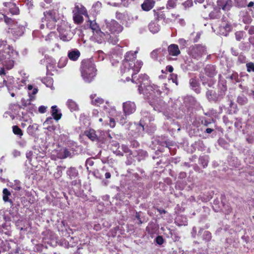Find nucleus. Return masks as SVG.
Wrapping results in <instances>:
<instances>
[{
    "label": "nucleus",
    "mask_w": 254,
    "mask_h": 254,
    "mask_svg": "<svg viewBox=\"0 0 254 254\" xmlns=\"http://www.w3.org/2000/svg\"><path fill=\"white\" fill-rule=\"evenodd\" d=\"M137 53V51L127 53L121 66V72L123 74L131 75L132 82L139 84L138 90L139 93H141L142 89L149 84L150 80L149 76L146 74H140L138 77L136 78V74L140 71L143 65V63L141 61H137L135 63Z\"/></svg>",
    "instance_id": "obj_1"
},
{
    "label": "nucleus",
    "mask_w": 254,
    "mask_h": 254,
    "mask_svg": "<svg viewBox=\"0 0 254 254\" xmlns=\"http://www.w3.org/2000/svg\"><path fill=\"white\" fill-rule=\"evenodd\" d=\"M18 57V53L8 45L6 41H0V64L7 69H10L13 67L15 60Z\"/></svg>",
    "instance_id": "obj_2"
},
{
    "label": "nucleus",
    "mask_w": 254,
    "mask_h": 254,
    "mask_svg": "<svg viewBox=\"0 0 254 254\" xmlns=\"http://www.w3.org/2000/svg\"><path fill=\"white\" fill-rule=\"evenodd\" d=\"M44 17L42 18L40 28L43 29L45 26L50 29H54L56 26L62 24V22L65 21L61 19L59 14L57 10H51L44 12Z\"/></svg>",
    "instance_id": "obj_3"
},
{
    "label": "nucleus",
    "mask_w": 254,
    "mask_h": 254,
    "mask_svg": "<svg viewBox=\"0 0 254 254\" xmlns=\"http://www.w3.org/2000/svg\"><path fill=\"white\" fill-rule=\"evenodd\" d=\"M96 69L94 62L91 59L84 60L81 63L80 71L84 81L91 82L96 75Z\"/></svg>",
    "instance_id": "obj_4"
},
{
    "label": "nucleus",
    "mask_w": 254,
    "mask_h": 254,
    "mask_svg": "<svg viewBox=\"0 0 254 254\" xmlns=\"http://www.w3.org/2000/svg\"><path fill=\"white\" fill-rule=\"evenodd\" d=\"M101 27L106 33L117 37V34L121 33L123 29V27L114 19L103 20Z\"/></svg>",
    "instance_id": "obj_5"
},
{
    "label": "nucleus",
    "mask_w": 254,
    "mask_h": 254,
    "mask_svg": "<svg viewBox=\"0 0 254 254\" xmlns=\"http://www.w3.org/2000/svg\"><path fill=\"white\" fill-rule=\"evenodd\" d=\"M0 20H3L6 25L11 29V32L15 36H21L24 32V25L19 24L18 21L7 15H2L0 18Z\"/></svg>",
    "instance_id": "obj_6"
},
{
    "label": "nucleus",
    "mask_w": 254,
    "mask_h": 254,
    "mask_svg": "<svg viewBox=\"0 0 254 254\" xmlns=\"http://www.w3.org/2000/svg\"><path fill=\"white\" fill-rule=\"evenodd\" d=\"M93 41L99 44H102L108 42L110 44L116 45L117 44L119 39L118 37L112 36L110 34L104 33L101 29L95 32L92 36Z\"/></svg>",
    "instance_id": "obj_7"
},
{
    "label": "nucleus",
    "mask_w": 254,
    "mask_h": 254,
    "mask_svg": "<svg viewBox=\"0 0 254 254\" xmlns=\"http://www.w3.org/2000/svg\"><path fill=\"white\" fill-rule=\"evenodd\" d=\"M139 93L143 94L144 97L149 100V102L153 98L160 96L161 91L157 85L150 84L149 82V84L146 85L142 89L141 92Z\"/></svg>",
    "instance_id": "obj_8"
},
{
    "label": "nucleus",
    "mask_w": 254,
    "mask_h": 254,
    "mask_svg": "<svg viewBox=\"0 0 254 254\" xmlns=\"http://www.w3.org/2000/svg\"><path fill=\"white\" fill-rule=\"evenodd\" d=\"M141 115L142 118L140 120L139 124L136 126L138 132L143 131L148 127V124H150V122L154 120L153 116L145 110L141 111Z\"/></svg>",
    "instance_id": "obj_9"
},
{
    "label": "nucleus",
    "mask_w": 254,
    "mask_h": 254,
    "mask_svg": "<svg viewBox=\"0 0 254 254\" xmlns=\"http://www.w3.org/2000/svg\"><path fill=\"white\" fill-rule=\"evenodd\" d=\"M57 30L60 33V39L64 42L69 41L73 37V34L70 31V27L67 23L62 22V24L59 25Z\"/></svg>",
    "instance_id": "obj_10"
},
{
    "label": "nucleus",
    "mask_w": 254,
    "mask_h": 254,
    "mask_svg": "<svg viewBox=\"0 0 254 254\" xmlns=\"http://www.w3.org/2000/svg\"><path fill=\"white\" fill-rule=\"evenodd\" d=\"M189 54L192 58L198 60L206 54V48L202 45H194L190 48Z\"/></svg>",
    "instance_id": "obj_11"
},
{
    "label": "nucleus",
    "mask_w": 254,
    "mask_h": 254,
    "mask_svg": "<svg viewBox=\"0 0 254 254\" xmlns=\"http://www.w3.org/2000/svg\"><path fill=\"white\" fill-rule=\"evenodd\" d=\"M149 104L153 107L154 110L158 112H161L166 107L165 102L158 96L150 100Z\"/></svg>",
    "instance_id": "obj_12"
},
{
    "label": "nucleus",
    "mask_w": 254,
    "mask_h": 254,
    "mask_svg": "<svg viewBox=\"0 0 254 254\" xmlns=\"http://www.w3.org/2000/svg\"><path fill=\"white\" fill-rule=\"evenodd\" d=\"M136 107L134 102L127 101L123 103V111L125 115H130L136 111Z\"/></svg>",
    "instance_id": "obj_13"
},
{
    "label": "nucleus",
    "mask_w": 254,
    "mask_h": 254,
    "mask_svg": "<svg viewBox=\"0 0 254 254\" xmlns=\"http://www.w3.org/2000/svg\"><path fill=\"white\" fill-rule=\"evenodd\" d=\"M206 96L209 101L214 102H219L223 98L219 92L217 93L213 90H208Z\"/></svg>",
    "instance_id": "obj_14"
},
{
    "label": "nucleus",
    "mask_w": 254,
    "mask_h": 254,
    "mask_svg": "<svg viewBox=\"0 0 254 254\" xmlns=\"http://www.w3.org/2000/svg\"><path fill=\"white\" fill-rule=\"evenodd\" d=\"M233 1L232 0H218L217 1V6L219 9H222L225 11L230 9L232 6Z\"/></svg>",
    "instance_id": "obj_15"
},
{
    "label": "nucleus",
    "mask_w": 254,
    "mask_h": 254,
    "mask_svg": "<svg viewBox=\"0 0 254 254\" xmlns=\"http://www.w3.org/2000/svg\"><path fill=\"white\" fill-rule=\"evenodd\" d=\"M128 116V115L121 114L117 116V120L118 122L122 126H125L126 128L127 129H129L130 127L132 126L130 122H127V116Z\"/></svg>",
    "instance_id": "obj_16"
},
{
    "label": "nucleus",
    "mask_w": 254,
    "mask_h": 254,
    "mask_svg": "<svg viewBox=\"0 0 254 254\" xmlns=\"http://www.w3.org/2000/svg\"><path fill=\"white\" fill-rule=\"evenodd\" d=\"M54 120L51 117L47 118L43 123L44 128L50 132H53L56 128V127L53 125Z\"/></svg>",
    "instance_id": "obj_17"
},
{
    "label": "nucleus",
    "mask_w": 254,
    "mask_h": 254,
    "mask_svg": "<svg viewBox=\"0 0 254 254\" xmlns=\"http://www.w3.org/2000/svg\"><path fill=\"white\" fill-rule=\"evenodd\" d=\"M97 141L104 142L109 139L111 138V136L109 132L107 131L97 130Z\"/></svg>",
    "instance_id": "obj_18"
},
{
    "label": "nucleus",
    "mask_w": 254,
    "mask_h": 254,
    "mask_svg": "<svg viewBox=\"0 0 254 254\" xmlns=\"http://www.w3.org/2000/svg\"><path fill=\"white\" fill-rule=\"evenodd\" d=\"M80 56V52L77 49H73L68 51L67 57L69 60L72 61H76Z\"/></svg>",
    "instance_id": "obj_19"
},
{
    "label": "nucleus",
    "mask_w": 254,
    "mask_h": 254,
    "mask_svg": "<svg viewBox=\"0 0 254 254\" xmlns=\"http://www.w3.org/2000/svg\"><path fill=\"white\" fill-rule=\"evenodd\" d=\"M168 51L169 55L177 57L180 54L181 52L177 45L172 44L168 47Z\"/></svg>",
    "instance_id": "obj_20"
},
{
    "label": "nucleus",
    "mask_w": 254,
    "mask_h": 254,
    "mask_svg": "<svg viewBox=\"0 0 254 254\" xmlns=\"http://www.w3.org/2000/svg\"><path fill=\"white\" fill-rule=\"evenodd\" d=\"M155 3L154 0H145L141 4V7L143 10L148 11L154 6Z\"/></svg>",
    "instance_id": "obj_21"
},
{
    "label": "nucleus",
    "mask_w": 254,
    "mask_h": 254,
    "mask_svg": "<svg viewBox=\"0 0 254 254\" xmlns=\"http://www.w3.org/2000/svg\"><path fill=\"white\" fill-rule=\"evenodd\" d=\"M66 175L70 180L75 179L78 177V172L75 167L68 168L66 172Z\"/></svg>",
    "instance_id": "obj_22"
},
{
    "label": "nucleus",
    "mask_w": 254,
    "mask_h": 254,
    "mask_svg": "<svg viewBox=\"0 0 254 254\" xmlns=\"http://www.w3.org/2000/svg\"><path fill=\"white\" fill-rule=\"evenodd\" d=\"M51 113L53 120L58 121L62 117V114L60 110L58 108L56 105L53 106L51 107Z\"/></svg>",
    "instance_id": "obj_23"
},
{
    "label": "nucleus",
    "mask_w": 254,
    "mask_h": 254,
    "mask_svg": "<svg viewBox=\"0 0 254 254\" xmlns=\"http://www.w3.org/2000/svg\"><path fill=\"white\" fill-rule=\"evenodd\" d=\"M111 149L116 155L122 156L123 153L120 150L119 143L117 141H112L111 144Z\"/></svg>",
    "instance_id": "obj_24"
},
{
    "label": "nucleus",
    "mask_w": 254,
    "mask_h": 254,
    "mask_svg": "<svg viewBox=\"0 0 254 254\" xmlns=\"http://www.w3.org/2000/svg\"><path fill=\"white\" fill-rule=\"evenodd\" d=\"M204 70L205 74L209 77H213L217 73L215 66L211 64L207 65Z\"/></svg>",
    "instance_id": "obj_25"
},
{
    "label": "nucleus",
    "mask_w": 254,
    "mask_h": 254,
    "mask_svg": "<svg viewBox=\"0 0 254 254\" xmlns=\"http://www.w3.org/2000/svg\"><path fill=\"white\" fill-rule=\"evenodd\" d=\"M11 196V193L6 188L2 190V199L4 202H9L11 205H13V201L10 199L9 197Z\"/></svg>",
    "instance_id": "obj_26"
},
{
    "label": "nucleus",
    "mask_w": 254,
    "mask_h": 254,
    "mask_svg": "<svg viewBox=\"0 0 254 254\" xmlns=\"http://www.w3.org/2000/svg\"><path fill=\"white\" fill-rule=\"evenodd\" d=\"M198 235H202L203 240L205 242H209L212 238L211 234L208 231H204L202 228H200L198 231Z\"/></svg>",
    "instance_id": "obj_27"
},
{
    "label": "nucleus",
    "mask_w": 254,
    "mask_h": 254,
    "mask_svg": "<svg viewBox=\"0 0 254 254\" xmlns=\"http://www.w3.org/2000/svg\"><path fill=\"white\" fill-rule=\"evenodd\" d=\"M66 105L71 112L79 110L78 104L72 99H68L66 103Z\"/></svg>",
    "instance_id": "obj_28"
},
{
    "label": "nucleus",
    "mask_w": 254,
    "mask_h": 254,
    "mask_svg": "<svg viewBox=\"0 0 254 254\" xmlns=\"http://www.w3.org/2000/svg\"><path fill=\"white\" fill-rule=\"evenodd\" d=\"M97 131L90 129L85 131V134L92 141H97Z\"/></svg>",
    "instance_id": "obj_29"
},
{
    "label": "nucleus",
    "mask_w": 254,
    "mask_h": 254,
    "mask_svg": "<svg viewBox=\"0 0 254 254\" xmlns=\"http://www.w3.org/2000/svg\"><path fill=\"white\" fill-rule=\"evenodd\" d=\"M148 27L150 31L154 34L158 32L160 29V26L156 21L151 22Z\"/></svg>",
    "instance_id": "obj_30"
},
{
    "label": "nucleus",
    "mask_w": 254,
    "mask_h": 254,
    "mask_svg": "<svg viewBox=\"0 0 254 254\" xmlns=\"http://www.w3.org/2000/svg\"><path fill=\"white\" fill-rule=\"evenodd\" d=\"M57 156L59 158L64 159L71 156V153L66 148H62L58 151Z\"/></svg>",
    "instance_id": "obj_31"
},
{
    "label": "nucleus",
    "mask_w": 254,
    "mask_h": 254,
    "mask_svg": "<svg viewBox=\"0 0 254 254\" xmlns=\"http://www.w3.org/2000/svg\"><path fill=\"white\" fill-rule=\"evenodd\" d=\"M73 13L85 14L86 13L85 7L80 3H76L72 10Z\"/></svg>",
    "instance_id": "obj_32"
},
{
    "label": "nucleus",
    "mask_w": 254,
    "mask_h": 254,
    "mask_svg": "<svg viewBox=\"0 0 254 254\" xmlns=\"http://www.w3.org/2000/svg\"><path fill=\"white\" fill-rule=\"evenodd\" d=\"M91 103L93 105L99 106L104 103V100L100 97H96V94H91L90 95Z\"/></svg>",
    "instance_id": "obj_33"
},
{
    "label": "nucleus",
    "mask_w": 254,
    "mask_h": 254,
    "mask_svg": "<svg viewBox=\"0 0 254 254\" xmlns=\"http://www.w3.org/2000/svg\"><path fill=\"white\" fill-rule=\"evenodd\" d=\"M219 28L222 34L226 36L227 33L231 31V26L229 23H224L220 26Z\"/></svg>",
    "instance_id": "obj_34"
},
{
    "label": "nucleus",
    "mask_w": 254,
    "mask_h": 254,
    "mask_svg": "<svg viewBox=\"0 0 254 254\" xmlns=\"http://www.w3.org/2000/svg\"><path fill=\"white\" fill-rule=\"evenodd\" d=\"M190 84L191 88L197 94L200 92V88L199 85L195 79L191 78L190 81Z\"/></svg>",
    "instance_id": "obj_35"
},
{
    "label": "nucleus",
    "mask_w": 254,
    "mask_h": 254,
    "mask_svg": "<svg viewBox=\"0 0 254 254\" xmlns=\"http://www.w3.org/2000/svg\"><path fill=\"white\" fill-rule=\"evenodd\" d=\"M218 86L219 89L218 92L220 93V94H221V95L223 98L224 95H225V92L227 89L226 83L224 81H221L219 82Z\"/></svg>",
    "instance_id": "obj_36"
},
{
    "label": "nucleus",
    "mask_w": 254,
    "mask_h": 254,
    "mask_svg": "<svg viewBox=\"0 0 254 254\" xmlns=\"http://www.w3.org/2000/svg\"><path fill=\"white\" fill-rule=\"evenodd\" d=\"M221 16V13L220 9L218 8H214L209 14V17L210 19H218Z\"/></svg>",
    "instance_id": "obj_37"
},
{
    "label": "nucleus",
    "mask_w": 254,
    "mask_h": 254,
    "mask_svg": "<svg viewBox=\"0 0 254 254\" xmlns=\"http://www.w3.org/2000/svg\"><path fill=\"white\" fill-rule=\"evenodd\" d=\"M209 162V157L207 155L200 156L199 158V164L205 168L207 166Z\"/></svg>",
    "instance_id": "obj_38"
},
{
    "label": "nucleus",
    "mask_w": 254,
    "mask_h": 254,
    "mask_svg": "<svg viewBox=\"0 0 254 254\" xmlns=\"http://www.w3.org/2000/svg\"><path fill=\"white\" fill-rule=\"evenodd\" d=\"M32 100V99L30 97L29 99H25L24 98H22V99H21L22 106L23 107H26L29 106L31 108V110H32L33 109H34L35 106L34 105L31 104V101Z\"/></svg>",
    "instance_id": "obj_39"
},
{
    "label": "nucleus",
    "mask_w": 254,
    "mask_h": 254,
    "mask_svg": "<svg viewBox=\"0 0 254 254\" xmlns=\"http://www.w3.org/2000/svg\"><path fill=\"white\" fill-rule=\"evenodd\" d=\"M70 241H71V240H73L74 238L73 237H70ZM61 245L66 248H71V247H73L75 246L76 244L75 242L71 243V241H68L67 240H64L62 242Z\"/></svg>",
    "instance_id": "obj_40"
},
{
    "label": "nucleus",
    "mask_w": 254,
    "mask_h": 254,
    "mask_svg": "<svg viewBox=\"0 0 254 254\" xmlns=\"http://www.w3.org/2000/svg\"><path fill=\"white\" fill-rule=\"evenodd\" d=\"M193 145L195 149H197L199 151H202L205 150V145L203 141L201 140H198L195 142Z\"/></svg>",
    "instance_id": "obj_41"
},
{
    "label": "nucleus",
    "mask_w": 254,
    "mask_h": 254,
    "mask_svg": "<svg viewBox=\"0 0 254 254\" xmlns=\"http://www.w3.org/2000/svg\"><path fill=\"white\" fill-rule=\"evenodd\" d=\"M247 0H234V5L238 8H243L247 6Z\"/></svg>",
    "instance_id": "obj_42"
},
{
    "label": "nucleus",
    "mask_w": 254,
    "mask_h": 254,
    "mask_svg": "<svg viewBox=\"0 0 254 254\" xmlns=\"http://www.w3.org/2000/svg\"><path fill=\"white\" fill-rule=\"evenodd\" d=\"M11 188L16 191H19L21 190L22 187L21 182L17 180H14L13 183H12Z\"/></svg>",
    "instance_id": "obj_43"
},
{
    "label": "nucleus",
    "mask_w": 254,
    "mask_h": 254,
    "mask_svg": "<svg viewBox=\"0 0 254 254\" xmlns=\"http://www.w3.org/2000/svg\"><path fill=\"white\" fill-rule=\"evenodd\" d=\"M226 78L235 83L240 82L238 74L237 72H233L232 74L227 76Z\"/></svg>",
    "instance_id": "obj_44"
},
{
    "label": "nucleus",
    "mask_w": 254,
    "mask_h": 254,
    "mask_svg": "<svg viewBox=\"0 0 254 254\" xmlns=\"http://www.w3.org/2000/svg\"><path fill=\"white\" fill-rule=\"evenodd\" d=\"M103 174L105 176V178L106 179H110L111 177V173L109 172L105 171V169L103 168L101 170V173L100 174L99 176H97V175H96V177L97 178H99L100 179H103Z\"/></svg>",
    "instance_id": "obj_45"
},
{
    "label": "nucleus",
    "mask_w": 254,
    "mask_h": 254,
    "mask_svg": "<svg viewBox=\"0 0 254 254\" xmlns=\"http://www.w3.org/2000/svg\"><path fill=\"white\" fill-rule=\"evenodd\" d=\"M63 174V167L62 166H58L57 167L56 171L54 173V176L55 179H59Z\"/></svg>",
    "instance_id": "obj_46"
},
{
    "label": "nucleus",
    "mask_w": 254,
    "mask_h": 254,
    "mask_svg": "<svg viewBox=\"0 0 254 254\" xmlns=\"http://www.w3.org/2000/svg\"><path fill=\"white\" fill-rule=\"evenodd\" d=\"M73 18L75 22L77 23H81L83 20V18L81 14L73 13Z\"/></svg>",
    "instance_id": "obj_47"
},
{
    "label": "nucleus",
    "mask_w": 254,
    "mask_h": 254,
    "mask_svg": "<svg viewBox=\"0 0 254 254\" xmlns=\"http://www.w3.org/2000/svg\"><path fill=\"white\" fill-rule=\"evenodd\" d=\"M12 131L14 134L21 137L23 135V132L21 128H20L17 126H13L12 127Z\"/></svg>",
    "instance_id": "obj_48"
},
{
    "label": "nucleus",
    "mask_w": 254,
    "mask_h": 254,
    "mask_svg": "<svg viewBox=\"0 0 254 254\" xmlns=\"http://www.w3.org/2000/svg\"><path fill=\"white\" fill-rule=\"evenodd\" d=\"M177 1L178 0H168L166 5L167 8L168 9L174 8L176 6Z\"/></svg>",
    "instance_id": "obj_49"
},
{
    "label": "nucleus",
    "mask_w": 254,
    "mask_h": 254,
    "mask_svg": "<svg viewBox=\"0 0 254 254\" xmlns=\"http://www.w3.org/2000/svg\"><path fill=\"white\" fill-rule=\"evenodd\" d=\"M248 99L244 95L239 96L237 98V102L240 105H243L247 103Z\"/></svg>",
    "instance_id": "obj_50"
},
{
    "label": "nucleus",
    "mask_w": 254,
    "mask_h": 254,
    "mask_svg": "<svg viewBox=\"0 0 254 254\" xmlns=\"http://www.w3.org/2000/svg\"><path fill=\"white\" fill-rule=\"evenodd\" d=\"M163 49L159 48L153 50L150 54V56L152 59H157L158 54L162 52Z\"/></svg>",
    "instance_id": "obj_51"
},
{
    "label": "nucleus",
    "mask_w": 254,
    "mask_h": 254,
    "mask_svg": "<svg viewBox=\"0 0 254 254\" xmlns=\"http://www.w3.org/2000/svg\"><path fill=\"white\" fill-rule=\"evenodd\" d=\"M37 126L36 125H30L27 127V132L30 135H33L35 131L37 129Z\"/></svg>",
    "instance_id": "obj_52"
},
{
    "label": "nucleus",
    "mask_w": 254,
    "mask_h": 254,
    "mask_svg": "<svg viewBox=\"0 0 254 254\" xmlns=\"http://www.w3.org/2000/svg\"><path fill=\"white\" fill-rule=\"evenodd\" d=\"M73 180L71 182V185L72 186H74L76 188V190H78L81 187V182L79 179H78V177L75 179H73Z\"/></svg>",
    "instance_id": "obj_53"
},
{
    "label": "nucleus",
    "mask_w": 254,
    "mask_h": 254,
    "mask_svg": "<svg viewBox=\"0 0 254 254\" xmlns=\"http://www.w3.org/2000/svg\"><path fill=\"white\" fill-rule=\"evenodd\" d=\"M90 27L92 30L93 34L98 30H100L99 26L95 21H90Z\"/></svg>",
    "instance_id": "obj_54"
},
{
    "label": "nucleus",
    "mask_w": 254,
    "mask_h": 254,
    "mask_svg": "<svg viewBox=\"0 0 254 254\" xmlns=\"http://www.w3.org/2000/svg\"><path fill=\"white\" fill-rule=\"evenodd\" d=\"M245 35V33L243 31H237L235 33L236 39L240 41L244 38Z\"/></svg>",
    "instance_id": "obj_55"
},
{
    "label": "nucleus",
    "mask_w": 254,
    "mask_h": 254,
    "mask_svg": "<svg viewBox=\"0 0 254 254\" xmlns=\"http://www.w3.org/2000/svg\"><path fill=\"white\" fill-rule=\"evenodd\" d=\"M67 62V59L66 58H62L59 61L58 66L59 67L62 68L64 66Z\"/></svg>",
    "instance_id": "obj_56"
},
{
    "label": "nucleus",
    "mask_w": 254,
    "mask_h": 254,
    "mask_svg": "<svg viewBox=\"0 0 254 254\" xmlns=\"http://www.w3.org/2000/svg\"><path fill=\"white\" fill-rule=\"evenodd\" d=\"M155 16H156V18L157 20H161V19H164L165 18V13L163 12H156L155 14Z\"/></svg>",
    "instance_id": "obj_57"
},
{
    "label": "nucleus",
    "mask_w": 254,
    "mask_h": 254,
    "mask_svg": "<svg viewBox=\"0 0 254 254\" xmlns=\"http://www.w3.org/2000/svg\"><path fill=\"white\" fill-rule=\"evenodd\" d=\"M43 82L45 83L47 87H51L53 84V79L51 78H47L43 79Z\"/></svg>",
    "instance_id": "obj_58"
},
{
    "label": "nucleus",
    "mask_w": 254,
    "mask_h": 254,
    "mask_svg": "<svg viewBox=\"0 0 254 254\" xmlns=\"http://www.w3.org/2000/svg\"><path fill=\"white\" fill-rule=\"evenodd\" d=\"M247 71L249 72H254V64L252 62L248 63L246 64Z\"/></svg>",
    "instance_id": "obj_59"
},
{
    "label": "nucleus",
    "mask_w": 254,
    "mask_h": 254,
    "mask_svg": "<svg viewBox=\"0 0 254 254\" xmlns=\"http://www.w3.org/2000/svg\"><path fill=\"white\" fill-rule=\"evenodd\" d=\"M203 84L205 86H207L209 87H212L215 83V81L212 79H209L206 82H203Z\"/></svg>",
    "instance_id": "obj_60"
},
{
    "label": "nucleus",
    "mask_w": 254,
    "mask_h": 254,
    "mask_svg": "<svg viewBox=\"0 0 254 254\" xmlns=\"http://www.w3.org/2000/svg\"><path fill=\"white\" fill-rule=\"evenodd\" d=\"M193 2L192 0H187L183 3V5L185 9L189 8L192 5Z\"/></svg>",
    "instance_id": "obj_61"
},
{
    "label": "nucleus",
    "mask_w": 254,
    "mask_h": 254,
    "mask_svg": "<svg viewBox=\"0 0 254 254\" xmlns=\"http://www.w3.org/2000/svg\"><path fill=\"white\" fill-rule=\"evenodd\" d=\"M170 80H171L173 83H175L176 85H178V80H177V75L176 74L172 73L170 74V77L169 78Z\"/></svg>",
    "instance_id": "obj_62"
},
{
    "label": "nucleus",
    "mask_w": 254,
    "mask_h": 254,
    "mask_svg": "<svg viewBox=\"0 0 254 254\" xmlns=\"http://www.w3.org/2000/svg\"><path fill=\"white\" fill-rule=\"evenodd\" d=\"M201 124L205 127H209L211 125V122L205 119H203L201 121Z\"/></svg>",
    "instance_id": "obj_63"
},
{
    "label": "nucleus",
    "mask_w": 254,
    "mask_h": 254,
    "mask_svg": "<svg viewBox=\"0 0 254 254\" xmlns=\"http://www.w3.org/2000/svg\"><path fill=\"white\" fill-rule=\"evenodd\" d=\"M245 29L248 30V32L250 35L254 34V26H246Z\"/></svg>",
    "instance_id": "obj_64"
}]
</instances>
